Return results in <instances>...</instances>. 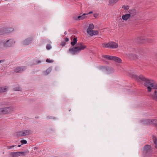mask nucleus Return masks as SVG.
<instances>
[{"instance_id":"40","label":"nucleus","mask_w":157,"mask_h":157,"mask_svg":"<svg viewBox=\"0 0 157 157\" xmlns=\"http://www.w3.org/2000/svg\"><path fill=\"white\" fill-rule=\"evenodd\" d=\"M93 13V12L92 11H90V12L88 14H90V13Z\"/></svg>"},{"instance_id":"5","label":"nucleus","mask_w":157,"mask_h":157,"mask_svg":"<svg viewBox=\"0 0 157 157\" xmlns=\"http://www.w3.org/2000/svg\"><path fill=\"white\" fill-rule=\"evenodd\" d=\"M104 45L105 48H116L118 47V44L114 42H110L106 44H104Z\"/></svg>"},{"instance_id":"1","label":"nucleus","mask_w":157,"mask_h":157,"mask_svg":"<svg viewBox=\"0 0 157 157\" xmlns=\"http://www.w3.org/2000/svg\"><path fill=\"white\" fill-rule=\"evenodd\" d=\"M138 78L145 82L144 83V85L147 87L148 92H150L152 89H157V84L154 82L153 80L147 79L142 75H140Z\"/></svg>"},{"instance_id":"11","label":"nucleus","mask_w":157,"mask_h":157,"mask_svg":"<svg viewBox=\"0 0 157 157\" xmlns=\"http://www.w3.org/2000/svg\"><path fill=\"white\" fill-rule=\"evenodd\" d=\"M150 97L153 100H157V90H155L154 94L150 95Z\"/></svg>"},{"instance_id":"36","label":"nucleus","mask_w":157,"mask_h":157,"mask_svg":"<svg viewBox=\"0 0 157 157\" xmlns=\"http://www.w3.org/2000/svg\"><path fill=\"white\" fill-rule=\"evenodd\" d=\"M14 146H15L14 145H13V146H8L7 147V148L8 149H10L12 147H14Z\"/></svg>"},{"instance_id":"39","label":"nucleus","mask_w":157,"mask_h":157,"mask_svg":"<svg viewBox=\"0 0 157 157\" xmlns=\"http://www.w3.org/2000/svg\"><path fill=\"white\" fill-rule=\"evenodd\" d=\"M147 41H148L149 42H151L152 41V40L150 39L149 40H147Z\"/></svg>"},{"instance_id":"23","label":"nucleus","mask_w":157,"mask_h":157,"mask_svg":"<svg viewBox=\"0 0 157 157\" xmlns=\"http://www.w3.org/2000/svg\"><path fill=\"white\" fill-rule=\"evenodd\" d=\"M130 58H133L134 59L138 58V56L137 55H133L132 54H130L129 55V56Z\"/></svg>"},{"instance_id":"44","label":"nucleus","mask_w":157,"mask_h":157,"mask_svg":"<svg viewBox=\"0 0 157 157\" xmlns=\"http://www.w3.org/2000/svg\"><path fill=\"white\" fill-rule=\"evenodd\" d=\"M155 125H156V128H157V124H156Z\"/></svg>"},{"instance_id":"43","label":"nucleus","mask_w":157,"mask_h":157,"mask_svg":"<svg viewBox=\"0 0 157 157\" xmlns=\"http://www.w3.org/2000/svg\"><path fill=\"white\" fill-rule=\"evenodd\" d=\"M139 42L140 43H142V41H139Z\"/></svg>"},{"instance_id":"2","label":"nucleus","mask_w":157,"mask_h":157,"mask_svg":"<svg viewBox=\"0 0 157 157\" xmlns=\"http://www.w3.org/2000/svg\"><path fill=\"white\" fill-rule=\"evenodd\" d=\"M86 48V46L83 44V43L81 42L78 44L76 47L70 48L69 49V52L72 55H76Z\"/></svg>"},{"instance_id":"7","label":"nucleus","mask_w":157,"mask_h":157,"mask_svg":"<svg viewBox=\"0 0 157 157\" xmlns=\"http://www.w3.org/2000/svg\"><path fill=\"white\" fill-rule=\"evenodd\" d=\"M15 42L12 39L7 40L5 43H3V46L5 47H10L13 45Z\"/></svg>"},{"instance_id":"6","label":"nucleus","mask_w":157,"mask_h":157,"mask_svg":"<svg viewBox=\"0 0 157 157\" xmlns=\"http://www.w3.org/2000/svg\"><path fill=\"white\" fill-rule=\"evenodd\" d=\"M11 108L6 107L0 109V114H6L10 112Z\"/></svg>"},{"instance_id":"25","label":"nucleus","mask_w":157,"mask_h":157,"mask_svg":"<svg viewBox=\"0 0 157 157\" xmlns=\"http://www.w3.org/2000/svg\"><path fill=\"white\" fill-rule=\"evenodd\" d=\"M150 121H151V124H153L156 125V124H157V120L156 119H154V120H150Z\"/></svg>"},{"instance_id":"35","label":"nucleus","mask_w":157,"mask_h":157,"mask_svg":"<svg viewBox=\"0 0 157 157\" xmlns=\"http://www.w3.org/2000/svg\"><path fill=\"white\" fill-rule=\"evenodd\" d=\"M98 16V14L97 13L94 14V16L95 18H97Z\"/></svg>"},{"instance_id":"31","label":"nucleus","mask_w":157,"mask_h":157,"mask_svg":"<svg viewBox=\"0 0 157 157\" xmlns=\"http://www.w3.org/2000/svg\"><path fill=\"white\" fill-rule=\"evenodd\" d=\"M46 48L47 49L49 50L51 48V47L50 45L48 44L46 45Z\"/></svg>"},{"instance_id":"9","label":"nucleus","mask_w":157,"mask_h":157,"mask_svg":"<svg viewBox=\"0 0 157 157\" xmlns=\"http://www.w3.org/2000/svg\"><path fill=\"white\" fill-rule=\"evenodd\" d=\"M25 69L24 67H18L14 69V71L17 73H21Z\"/></svg>"},{"instance_id":"3","label":"nucleus","mask_w":157,"mask_h":157,"mask_svg":"<svg viewBox=\"0 0 157 157\" xmlns=\"http://www.w3.org/2000/svg\"><path fill=\"white\" fill-rule=\"evenodd\" d=\"M102 57L108 60L114 61L118 63H120L122 62V60L121 59L117 56L108 55H103L102 56Z\"/></svg>"},{"instance_id":"13","label":"nucleus","mask_w":157,"mask_h":157,"mask_svg":"<svg viewBox=\"0 0 157 157\" xmlns=\"http://www.w3.org/2000/svg\"><path fill=\"white\" fill-rule=\"evenodd\" d=\"M129 13L130 17H133L136 15V10L134 9H132L129 10Z\"/></svg>"},{"instance_id":"24","label":"nucleus","mask_w":157,"mask_h":157,"mask_svg":"<svg viewBox=\"0 0 157 157\" xmlns=\"http://www.w3.org/2000/svg\"><path fill=\"white\" fill-rule=\"evenodd\" d=\"M94 28V26L93 24H90L89 25V27L87 29H91L92 30Z\"/></svg>"},{"instance_id":"10","label":"nucleus","mask_w":157,"mask_h":157,"mask_svg":"<svg viewBox=\"0 0 157 157\" xmlns=\"http://www.w3.org/2000/svg\"><path fill=\"white\" fill-rule=\"evenodd\" d=\"M33 40L32 37H29L25 39L23 42V44L24 45H27L30 44Z\"/></svg>"},{"instance_id":"8","label":"nucleus","mask_w":157,"mask_h":157,"mask_svg":"<svg viewBox=\"0 0 157 157\" xmlns=\"http://www.w3.org/2000/svg\"><path fill=\"white\" fill-rule=\"evenodd\" d=\"M12 29L11 28H3L0 31V35H2L4 34L9 33L11 32V30L10 29Z\"/></svg>"},{"instance_id":"41","label":"nucleus","mask_w":157,"mask_h":157,"mask_svg":"<svg viewBox=\"0 0 157 157\" xmlns=\"http://www.w3.org/2000/svg\"><path fill=\"white\" fill-rule=\"evenodd\" d=\"M64 34L65 35H66L67 34V32H65L64 33Z\"/></svg>"},{"instance_id":"32","label":"nucleus","mask_w":157,"mask_h":157,"mask_svg":"<svg viewBox=\"0 0 157 157\" xmlns=\"http://www.w3.org/2000/svg\"><path fill=\"white\" fill-rule=\"evenodd\" d=\"M46 62L48 63H52V62H53V61L52 60H50V59H47L46 60Z\"/></svg>"},{"instance_id":"17","label":"nucleus","mask_w":157,"mask_h":157,"mask_svg":"<svg viewBox=\"0 0 157 157\" xmlns=\"http://www.w3.org/2000/svg\"><path fill=\"white\" fill-rule=\"evenodd\" d=\"M151 121H150V120L149 119H147L144 120L143 121V123L144 124L146 125H150L151 124Z\"/></svg>"},{"instance_id":"12","label":"nucleus","mask_w":157,"mask_h":157,"mask_svg":"<svg viewBox=\"0 0 157 157\" xmlns=\"http://www.w3.org/2000/svg\"><path fill=\"white\" fill-rule=\"evenodd\" d=\"M20 153L18 152H11L10 154L9 157H17L20 156Z\"/></svg>"},{"instance_id":"4","label":"nucleus","mask_w":157,"mask_h":157,"mask_svg":"<svg viewBox=\"0 0 157 157\" xmlns=\"http://www.w3.org/2000/svg\"><path fill=\"white\" fill-rule=\"evenodd\" d=\"M32 133L31 130H24L18 132L17 133V136L18 137H22L30 135Z\"/></svg>"},{"instance_id":"28","label":"nucleus","mask_w":157,"mask_h":157,"mask_svg":"<svg viewBox=\"0 0 157 157\" xmlns=\"http://www.w3.org/2000/svg\"><path fill=\"white\" fill-rule=\"evenodd\" d=\"M119 0H110V2L111 4L115 3L117 2Z\"/></svg>"},{"instance_id":"20","label":"nucleus","mask_w":157,"mask_h":157,"mask_svg":"<svg viewBox=\"0 0 157 157\" xmlns=\"http://www.w3.org/2000/svg\"><path fill=\"white\" fill-rule=\"evenodd\" d=\"M152 139L154 144H155V147L157 148V139L155 136H153Z\"/></svg>"},{"instance_id":"33","label":"nucleus","mask_w":157,"mask_h":157,"mask_svg":"<svg viewBox=\"0 0 157 157\" xmlns=\"http://www.w3.org/2000/svg\"><path fill=\"white\" fill-rule=\"evenodd\" d=\"M18 152L20 153V155H25V152Z\"/></svg>"},{"instance_id":"18","label":"nucleus","mask_w":157,"mask_h":157,"mask_svg":"<svg viewBox=\"0 0 157 157\" xmlns=\"http://www.w3.org/2000/svg\"><path fill=\"white\" fill-rule=\"evenodd\" d=\"M7 91V88L6 86L0 87V93L5 92Z\"/></svg>"},{"instance_id":"19","label":"nucleus","mask_w":157,"mask_h":157,"mask_svg":"<svg viewBox=\"0 0 157 157\" xmlns=\"http://www.w3.org/2000/svg\"><path fill=\"white\" fill-rule=\"evenodd\" d=\"M52 70V69L51 68H48L44 72V74L45 75H48V74L50 73V72Z\"/></svg>"},{"instance_id":"30","label":"nucleus","mask_w":157,"mask_h":157,"mask_svg":"<svg viewBox=\"0 0 157 157\" xmlns=\"http://www.w3.org/2000/svg\"><path fill=\"white\" fill-rule=\"evenodd\" d=\"M122 8H124V9L125 10H127L128 9L129 7L128 6H122Z\"/></svg>"},{"instance_id":"21","label":"nucleus","mask_w":157,"mask_h":157,"mask_svg":"<svg viewBox=\"0 0 157 157\" xmlns=\"http://www.w3.org/2000/svg\"><path fill=\"white\" fill-rule=\"evenodd\" d=\"M77 38L75 37L74 38L73 41H71V44L73 46H74L76 44V43H77Z\"/></svg>"},{"instance_id":"38","label":"nucleus","mask_w":157,"mask_h":157,"mask_svg":"<svg viewBox=\"0 0 157 157\" xmlns=\"http://www.w3.org/2000/svg\"><path fill=\"white\" fill-rule=\"evenodd\" d=\"M5 61V59L1 60H0V63L4 62Z\"/></svg>"},{"instance_id":"22","label":"nucleus","mask_w":157,"mask_h":157,"mask_svg":"<svg viewBox=\"0 0 157 157\" xmlns=\"http://www.w3.org/2000/svg\"><path fill=\"white\" fill-rule=\"evenodd\" d=\"M93 30L91 29H87V33L91 36H93Z\"/></svg>"},{"instance_id":"16","label":"nucleus","mask_w":157,"mask_h":157,"mask_svg":"<svg viewBox=\"0 0 157 157\" xmlns=\"http://www.w3.org/2000/svg\"><path fill=\"white\" fill-rule=\"evenodd\" d=\"M130 17V15L129 14H126L123 15L122 18V19L125 20H127Z\"/></svg>"},{"instance_id":"34","label":"nucleus","mask_w":157,"mask_h":157,"mask_svg":"<svg viewBox=\"0 0 157 157\" xmlns=\"http://www.w3.org/2000/svg\"><path fill=\"white\" fill-rule=\"evenodd\" d=\"M66 44V43L65 42H62L60 44V45L61 46H65Z\"/></svg>"},{"instance_id":"14","label":"nucleus","mask_w":157,"mask_h":157,"mask_svg":"<svg viewBox=\"0 0 157 157\" xmlns=\"http://www.w3.org/2000/svg\"><path fill=\"white\" fill-rule=\"evenodd\" d=\"M88 14L83 13L82 16H79L77 18H76L75 20H80L84 19L86 17L85 16Z\"/></svg>"},{"instance_id":"29","label":"nucleus","mask_w":157,"mask_h":157,"mask_svg":"<svg viewBox=\"0 0 157 157\" xmlns=\"http://www.w3.org/2000/svg\"><path fill=\"white\" fill-rule=\"evenodd\" d=\"M21 142L22 144H26L27 143V141L26 140H22L21 141Z\"/></svg>"},{"instance_id":"42","label":"nucleus","mask_w":157,"mask_h":157,"mask_svg":"<svg viewBox=\"0 0 157 157\" xmlns=\"http://www.w3.org/2000/svg\"><path fill=\"white\" fill-rule=\"evenodd\" d=\"M21 145H19L18 146V147H20L21 146Z\"/></svg>"},{"instance_id":"45","label":"nucleus","mask_w":157,"mask_h":157,"mask_svg":"<svg viewBox=\"0 0 157 157\" xmlns=\"http://www.w3.org/2000/svg\"><path fill=\"white\" fill-rule=\"evenodd\" d=\"M156 56H157V55H156Z\"/></svg>"},{"instance_id":"37","label":"nucleus","mask_w":157,"mask_h":157,"mask_svg":"<svg viewBox=\"0 0 157 157\" xmlns=\"http://www.w3.org/2000/svg\"><path fill=\"white\" fill-rule=\"evenodd\" d=\"M69 41V38H65V42H67Z\"/></svg>"},{"instance_id":"15","label":"nucleus","mask_w":157,"mask_h":157,"mask_svg":"<svg viewBox=\"0 0 157 157\" xmlns=\"http://www.w3.org/2000/svg\"><path fill=\"white\" fill-rule=\"evenodd\" d=\"M151 147L149 145H146L144 147V150L146 152H148L150 151L151 150Z\"/></svg>"},{"instance_id":"26","label":"nucleus","mask_w":157,"mask_h":157,"mask_svg":"<svg viewBox=\"0 0 157 157\" xmlns=\"http://www.w3.org/2000/svg\"><path fill=\"white\" fill-rule=\"evenodd\" d=\"M13 90L14 91H21V89L20 87H19V86L14 87V88H13Z\"/></svg>"},{"instance_id":"27","label":"nucleus","mask_w":157,"mask_h":157,"mask_svg":"<svg viewBox=\"0 0 157 157\" xmlns=\"http://www.w3.org/2000/svg\"><path fill=\"white\" fill-rule=\"evenodd\" d=\"M98 33H99V32L98 31L93 30V36L97 35L98 34Z\"/></svg>"}]
</instances>
